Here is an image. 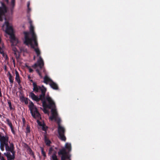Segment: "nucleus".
Listing matches in <instances>:
<instances>
[{
	"label": "nucleus",
	"instance_id": "f257e3e1",
	"mask_svg": "<svg viewBox=\"0 0 160 160\" xmlns=\"http://www.w3.org/2000/svg\"><path fill=\"white\" fill-rule=\"evenodd\" d=\"M65 148H63L60 149L58 152V155H61V160H66L67 159H70L71 155L69 154L71 151V144L66 143L65 146Z\"/></svg>",
	"mask_w": 160,
	"mask_h": 160
},
{
	"label": "nucleus",
	"instance_id": "f03ea898",
	"mask_svg": "<svg viewBox=\"0 0 160 160\" xmlns=\"http://www.w3.org/2000/svg\"><path fill=\"white\" fill-rule=\"evenodd\" d=\"M33 86V91L35 93L38 92H41V94L39 95L40 98H46L45 94L46 92V89L43 85L42 87L38 86L36 83H33L32 84Z\"/></svg>",
	"mask_w": 160,
	"mask_h": 160
},
{
	"label": "nucleus",
	"instance_id": "7ed1b4c3",
	"mask_svg": "<svg viewBox=\"0 0 160 160\" xmlns=\"http://www.w3.org/2000/svg\"><path fill=\"white\" fill-rule=\"evenodd\" d=\"M28 107L30 113L33 118L35 119H39L41 118L40 113L32 102H30Z\"/></svg>",
	"mask_w": 160,
	"mask_h": 160
},
{
	"label": "nucleus",
	"instance_id": "20e7f679",
	"mask_svg": "<svg viewBox=\"0 0 160 160\" xmlns=\"http://www.w3.org/2000/svg\"><path fill=\"white\" fill-rule=\"evenodd\" d=\"M42 101V106L43 108V111L45 114L48 113V111L47 108L51 109L52 108L55 107V103L53 101Z\"/></svg>",
	"mask_w": 160,
	"mask_h": 160
},
{
	"label": "nucleus",
	"instance_id": "39448f33",
	"mask_svg": "<svg viewBox=\"0 0 160 160\" xmlns=\"http://www.w3.org/2000/svg\"><path fill=\"white\" fill-rule=\"evenodd\" d=\"M61 122H60V120H59L57 123L58 125V131L59 135L58 138L62 141H65L66 139L65 135V129L64 127L60 125Z\"/></svg>",
	"mask_w": 160,
	"mask_h": 160
},
{
	"label": "nucleus",
	"instance_id": "423d86ee",
	"mask_svg": "<svg viewBox=\"0 0 160 160\" xmlns=\"http://www.w3.org/2000/svg\"><path fill=\"white\" fill-rule=\"evenodd\" d=\"M24 44L27 46L30 45L31 48L33 49L36 52L37 56L39 57L41 52L38 48H36L32 43L31 42V39L27 37L26 35L25 36V41L24 42Z\"/></svg>",
	"mask_w": 160,
	"mask_h": 160
},
{
	"label": "nucleus",
	"instance_id": "0eeeda50",
	"mask_svg": "<svg viewBox=\"0 0 160 160\" xmlns=\"http://www.w3.org/2000/svg\"><path fill=\"white\" fill-rule=\"evenodd\" d=\"M11 152L12 155H11L10 152H7L4 153L5 155L7 157V160H14L15 158V152L14 151V146L12 148V151H10ZM0 160H6L4 157L0 155Z\"/></svg>",
	"mask_w": 160,
	"mask_h": 160
},
{
	"label": "nucleus",
	"instance_id": "6e6552de",
	"mask_svg": "<svg viewBox=\"0 0 160 160\" xmlns=\"http://www.w3.org/2000/svg\"><path fill=\"white\" fill-rule=\"evenodd\" d=\"M51 109L52 116L50 117V119L52 120H54L57 123L59 120H60V122H61L60 118L58 116V114L56 108V106H55L54 108H52Z\"/></svg>",
	"mask_w": 160,
	"mask_h": 160
},
{
	"label": "nucleus",
	"instance_id": "1a4fd4ad",
	"mask_svg": "<svg viewBox=\"0 0 160 160\" xmlns=\"http://www.w3.org/2000/svg\"><path fill=\"white\" fill-rule=\"evenodd\" d=\"M29 97L33 100H52L51 98L49 96L47 95L46 96V98H40V95L39 96L36 95L33 92H31L29 94Z\"/></svg>",
	"mask_w": 160,
	"mask_h": 160
},
{
	"label": "nucleus",
	"instance_id": "9d476101",
	"mask_svg": "<svg viewBox=\"0 0 160 160\" xmlns=\"http://www.w3.org/2000/svg\"><path fill=\"white\" fill-rule=\"evenodd\" d=\"M2 6L0 7V21L3 20V18L7 12V8L5 4L1 2Z\"/></svg>",
	"mask_w": 160,
	"mask_h": 160
},
{
	"label": "nucleus",
	"instance_id": "9b49d317",
	"mask_svg": "<svg viewBox=\"0 0 160 160\" xmlns=\"http://www.w3.org/2000/svg\"><path fill=\"white\" fill-rule=\"evenodd\" d=\"M10 143V146L8 144H5L0 143V149L2 151L4 150V147H5V149L7 151H12V148H13L14 145L12 143Z\"/></svg>",
	"mask_w": 160,
	"mask_h": 160
},
{
	"label": "nucleus",
	"instance_id": "f8f14e48",
	"mask_svg": "<svg viewBox=\"0 0 160 160\" xmlns=\"http://www.w3.org/2000/svg\"><path fill=\"white\" fill-rule=\"evenodd\" d=\"M23 34L24 35V42L25 41V36L26 35L27 36V37L28 38L30 39H31V42H32V41H34V45L35 46L37 47L38 46V43L37 42L36 36L32 37V38H30L29 36V32H23Z\"/></svg>",
	"mask_w": 160,
	"mask_h": 160
},
{
	"label": "nucleus",
	"instance_id": "ddd939ff",
	"mask_svg": "<svg viewBox=\"0 0 160 160\" xmlns=\"http://www.w3.org/2000/svg\"><path fill=\"white\" fill-rule=\"evenodd\" d=\"M5 24L6 25V28L5 30L6 32L8 34H12L13 33L12 27L10 25L8 21H6Z\"/></svg>",
	"mask_w": 160,
	"mask_h": 160
},
{
	"label": "nucleus",
	"instance_id": "4468645a",
	"mask_svg": "<svg viewBox=\"0 0 160 160\" xmlns=\"http://www.w3.org/2000/svg\"><path fill=\"white\" fill-rule=\"evenodd\" d=\"M44 63L43 61L41 58V56L39 57V58L38 60L37 63H35L34 65L32 66V67L34 68L38 67L39 68L42 66H44Z\"/></svg>",
	"mask_w": 160,
	"mask_h": 160
},
{
	"label": "nucleus",
	"instance_id": "2eb2a0df",
	"mask_svg": "<svg viewBox=\"0 0 160 160\" xmlns=\"http://www.w3.org/2000/svg\"><path fill=\"white\" fill-rule=\"evenodd\" d=\"M9 137L7 135L4 136L0 134V143L5 144H8Z\"/></svg>",
	"mask_w": 160,
	"mask_h": 160
},
{
	"label": "nucleus",
	"instance_id": "dca6fc26",
	"mask_svg": "<svg viewBox=\"0 0 160 160\" xmlns=\"http://www.w3.org/2000/svg\"><path fill=\"white\" fill-rule=\"evenodd\" d=\"M36 71L41 78H42V72H43L45 75H47L46 70L44 67V66H42L41 67H40L39 69H36Z\"/></svg>",
	"mask_w": 160,
	"mask_h": 160
},
{
	"label": "nucleus",
	"instance_id": "f3484780",
	"mask_svg": "<svg viewBox=\"0 0 160 160\" xmlns=\"http://www.w3.org/2000/svg\"><path fill=\"white\" fill-rule=\"evenodd\" d=\"M43 82L46 84H48L49 82L51 83L52 81V79L47 76V75H45L43 78Z\"/></svg>",
	"mask_w": 160,
	"mask_h": 160
},
{
	"label": "nucleus",
	"instance_id": "a211bd4d",
	"mask_svg": "<svg viewBox=\"0 0 160 160\" xmlns=\"http://www.w3.org/2000/svg\"><path fill=\"white\" fill-rule=\"evenodd\" d=\"M34 28L33 26L31 25H30V32H29V34L30 33L32 35V37H34L36 36L35 33L34 32Z\"/></svg>",
	"mask_w": 160,
	"mask_h": 160
},
{
	"label": "nucleus",
	"instance_id": "6ab92c4d",
	"mask_svg": "<svg viewBox=\"0 0 160 160\" xmlns=\"http://www.w3.org/2000/svg\"><path fill=\"white\" fill-rule=\"evenodd\" d=\"M50 85L51 87L53 89L58 90V85L56 83L54 82L53 81L50 83Z\"/></svg>",
	"mask_w": 160,
	"mask_h": 160
},
{
	"label": "nucleus",
	"instance_id": "aec40b11",
	"mask_svg": "<svg viewBox=\"0 0 160 160\" xmlns=\"http://www.w3.org/2000/svg\"><path fill=\"white\" fill-rule=\"evenodd\" d=\"M44 141L46 145L48 146H50L51 143V141L45 135L44 137Z\"/></svg>",
	"mask_w": 160,
	"mask_h": 160
},
{
	"label": "nucleus",
	"instance_id": "412c9836",
	"mask_svg": "<svg viewBox=\"0 0 160 160\" xmlns=\"http://www.w3.org/2000/svg\"><path fill=\"white\" fill-rule=\"evenodd\" d=\"M16 78L15 80L19 84L21 83V81L20 79V77L19 73L17 71L15 72Z\"/></svg>",
	"mask_w": 160,
	"mask_h": 160
},
{
	"label": "nucleus",
	"instance_id": "4be33fe9",
	"mask_svg": "<svg viewBox=\"0 0 160 160\" xmlns=\"http://www.w3.org/2000/svg\"><path fill=\"white\" fill-rule=\"evenodd\" d=\"M11 1L10 10L11 12L12 13L15 5V0H11Z\"/></svg>",
	"mask_w": 160,
	"mask_h": 160
},
{
	"label": "nucleus",
	"instance_id": "5701e85b",
	"mask_svg": "<svg viewBox=\"0 0 160 160\" xmlns=\"http://www.w3.org/2000/svg\"><path fill=\"white\" fill-rule=\"evenodd\" d=\"M8 78L10 83V84H12L13 82V78L12 77V75L9 72H8Z\"/></svg>",
	"mask_w": 160,
	"mask_h": 160
},
{
	"label": "nucleus",
	"instance_id": "b1692460",
	"mask_svg": "<svg viewBox=\"0 0 160 160\" xmlns=\"http://www.w3.org/2000/svg\"><path fill=\"white\" fill-rule=\"evenodd\" d=\"M6 122L7 124L10 127V128L13 127L12 124V122H11V121H10V120L8 119H7Z\"/></svg>",
	"mask_w": 160,
	"mask_h": 160
},
{
	"label": "nucleus",
	"instance_id": "393cba45",
	"mask_svg": "<svg viewBox=\"0 0 160 160\" xmlns=\"http://www.w3.org/2000/svg\"><path fill=\"white\" fill-rule=\"evenodd\" d=\"M30 127L28 125L26 128L25 132L26 133V135H27L29 133H30Z\"/></svg>",
	"mask_w": 160,
	"mask_h": 160
},
{
	"label": "nucleus",
	"instance_id": "a878e982",
	"mask_svg": "<svg viewBox=\"0 0 160 160\" xmlns=\"http://www.w3.org/2000/svg\"><path fill=\"white\" fill-rule=\"evenodd\" d=\"M52 160H58L55 154H53L52 156Z\"/></svg>",
	"mask_w": 160,
	"mask_h": 160
},
{
	"label": "nucleus",
	"instance_id": "bb28decb",
	"mask_svg": "<svg viewBox=\"0 0 160 160\" xmlns=\"http://www.w3.org/2000/svg\"><path fill=\"white\" fill-rule=\"evenodd\" d=\"M41 153L43 157L45 158L46 156V154L45 152H44V149L42 148H41Z\"/></svg>",
	"mask_w": 160,
	"mask_h": 160
},
{
	"label": "nucleus",
	"instance_id": "cd10ccee",
	"mask_svg": "<svg viewBox=\"0 0 160 160\" xmlns=\"http://www.w3.org/2000/svg\"><path fill=\"white\" fill-rule=\"evenodd\" d=\"M26 67L29 70V72H33V70L31 68V67L28 66V65H26Z\"/></svg>",
	"mask_w": 160,
	"mask_h": 160
},
{
	"label": "nucleus",
	"instance_id": "c85d7f7f",
	"mask_svg": "<svg viewBox=\"0 0 160 160\" xmlns=\"http://www.w3.org/2000/svg\"><path fill=\"white\" fill-rule=\"evenodd\" d=\"M9 35H10L11 39L12 40H15V38L14 35L13 33V34H9Z\"/></svg>",
	"mask_w": 160,
	"mask_h": 160
},
{
	"label": "nucleus",
	"instance_id": "c756f323",
	"mask_svg": "<svg viewBox=\"0 0 160 160\" xmlns=\"http://www.w3.org/2000/svg\"><path fill=\"white\" fill-rule=\"evenodd\" d=\"M8 103L9 104V107L10 110H12V103L10 101H8Z\"/></svg>",
	"mask_w": 160,
	"mask_h": 160
},
{
	"label": "nucleus",
	"instance_id": "7c9ffc66",
	"mask_svg": "<svg viewBox=\"0 0 160 160\" xmlns=\"http://www.w3.org/2000/svg\"><path fill=\"white\" fill-rule=\"evenodd\" d=\"M29 154H30L32 156H34V153L33 152H32V149L30 148L29 149Z\"/></svg>",
	"mask_w": 160,
	"mask_h": 160
},
{
	"label": "nucleus",
	"instance_id": "2f4dec72",
	"mask_svg": "<svg viewBox=\"0 0 160 160\" xmlns=\"http://www.w3.org/2000/svg\"><path fill=\"white\" fill-rule=\"evenodd\" d=\"M11 131H12V133L13 134L15 135V131H14V130L13 127L12 128H11Z\"/></svg>",
	"mask_w": 160,
	"mask_h": 160
},
{
	"label": "nucleus",
	"instance_id": "473e14b6",
	"mask_svg": "<svg viewBox=\"0 0 160 160\" xmlns=\"http://www.w3.org/2000/svg\"><path fill=\"white\" fill-rule=\"evenodd\" d=\"M12 62H13L14 66H15V59L12 57Z\"/></svg>",
	"mask_w": 160,
	"mask_h": 160
},
{
	"label": "nucleus",
	"instance_id": "72a5a7b5",
	"mask_svg": "<svg viewBox=\"0 0 160 160\" xmlns=\"http://www.w3.org/2000/svg\"><path fill=\"white\" fill-rule=\"evenodd\" d=\"M0 53L1 54H3V52L2 49V48H1V47L0 46Z\"/></svg>",
	"mask_w": 160,
	"mask_h": 160
},
{
	"label": "nucleus",
	"instance_id": "f704fd0d",
	"mask_svg": "<svg viewBox=\"0 0 160 160\" xmlns=\"http://www.w3.org/2000/svg\"><path fill=\"white\" fill-rule=\"evenodd\" d=\"M42 130L43 131H46L47 130V128L43 126L42 127Z\"/></svg>",
	"mask_w": 160,
	"mask_h": 160
},
{
	"label": "nucleus",
	"instance_id": "c9c22d12",
	"mask_svg": "<svg viewBox=\"0 0 160 160\" xmlns=\"http://www.w3.org/2000/svg\"><path fill=\"white\" fill-rule=\"evenodd\" d=\"M31 10V9L29 7L28 8V10H27L28 13H29L30 12Z\"/></svg>",
	"mask_w": 160,
	"mask_h": 160
},
{
	"label": "nucleus",
	"instance_id": "e433bc0d",
	"mask_svg": "<svg viewBox=\"0 0 160 160\" xmlns=\"http://www.w3.org/2000/svg\"><path fill=\"white\" fill-rule=\"evenodd\" d=\"M22 122H23V123L24 124H25V119L24 118H22Z\"/></svg>",
	"mask_w": 160,
	"mask_h": 160
},
{
	"label": "nucleus",
	"instance_id": "4c0bfd02",
	"mask_svg": "<svg viewBox=\"0 0 160 160\" xmlns=\"http://www.w3.org/2000/svg\"><path fill=\"white\" fill-rule=\"evenodd\" d=\"M30 3L28 2L27 3V8L29 7Z\"/></svg>",
	"mask_w": 160,
	"mask_h": 160
},
{
	"label": "nucleus",
	"instance_id": "58836bf2",
	"mask_svg": "<svg viewBox=\"0 0 160 160\" xmlns=\"http://www.w3.org/2000/svg\"><path fill=\"white\" fill-rule=\"evenodd\" d=\"M24 101V102L26 104H28V101Z\"/></svg>",
	"mask_w": 160,
	"mask_h": 160
},
{
	"label": "nucleus",
	"instance_id": "ea45409f",
	"mask_svg": "<svg viewBox=\"0 0 160 160\" xmlns=\"http://www.w3.org/2000/svg\"><path fill=\"white\" fill-rule=\"evenodd\" d=\"M30 80V81L31 82H32L33 83H35V82H34L33 81V80H32L31 79V80Z\"/></svg>",
	"mask_w": 160,
	"mask_h": 160
},
{
	"label": "nucleus",
	"instance_id": "a19ab883",
	"mask_svg": "<svg viewBox=\"0 0 160 160\" xmlns=\"http://www.w3.org/2000/svg\"><path fill=\"white\" fill-rule=\"evenodd\" d=\"M13 50L14 51V52H15L16 51V48H13Z\"/></svg>",
	"mask_w": 160,
	"mask_h": 160
},
{
	"label": "nucleus",
	"instance_id": "79ce46f5",
	"mask_svg": "<svg viewBox=\"0 0 160 160\" xmlns=\"http://www.w3.org/2000/svg\"><path fill=\"white\" fill-rule=\"evenodd\" d=\"M28 78L30 80V79L31 78V77L29 76H28Z\"/></svg>",
	"mask_w": 160,
	"mask_h": 160
},
{
	"label": "nucleus",
	"instance_id": "37998d69",
	"mask_svg": "<svg viewBox=\"0 0 160 160\" xmlns=\"http://www.w3.org/2000/svg\"><path fill=\"white\" fill-rule=\"evenodd\" d=\"M6 2H7V3H8L9 0H5Z\"/></svg>",
	"mask_w": 160,
	"mask_h": 160
},
{
	"label": "nucleus",
	"instance_id": "c03bdc74",
	"mask_svg": "<svg viewBox=\"0 0 160 160\" xmlns=\"http://www.w3.org/2000/svg\"><path fill=\"white\" fill-rule=\"evenodd\" d=\"M29 23H30V25H31H31H32V21H29Z\"/></svg>",
	"mask_w": 160,
	"mask_h": 160
},
{
	"label": "nucleus",
	"instance_id": "a18cd8bd",
	"mask_svg": "<svg viewBox=\"0 0 160 160\" xmlns=\"http://www.w3.org/2000/svg\"><path fill=\"white\" fill-rule=\"evenodd\" d=\"M19 58V57L18 56H16V58L17 59H18Z\"/></svg>",
	"mask_w": 160,
	"mask_h": 160
},
{
	"label": "nucleus",
	"instance_id": "49530a36",
	"mask_svg": "<svg viewBox=\"0 0 160 160\" xmlns=\"http://www.w3.org/2000/svg\"><path fill=\"white\" fill-rule=\"evenodd\" d=\"M2 95V93L1 91L0 90V96Z\"/></svg>",
	"mask_w": 160,
	"mask_h": 160
},
{
	"label": "nucleus",
	"instance_id": "de8ad7c7",
	"mask_svg": "<svg viewBox=\"0 0 160 160\" xmlns=\"http://www.w3.org/2000/svg\"><path fill=\"white\" fill-rule=\"evenodd\" d=\"M37 101V102H38L39 101L37 100V101Z\"/></svg>",
	"mask_w": 160,
	"mask_h": 160
},
{
	"label": "nucleus",
	"instance_id": "09e8293b",
	"mask_svg": "<svg viewBox=\"0 0 160 160\" xmlns=\"http://www.w3.org/2000/svg\"><path fill=\"white\" fill-rule=\"evenodd\" d=\"M21 100H23V99H21Z\"/></svg>",
	"mask_w": 160,
	"mask_h": 160
},
{
	"label": "nucleus",
	"instance_id": "8fccbe9b",
	"mask_svg": "<svg viewBox=\"0 0 160 160\" xmlns=\"http://www.w3.org/2000/svg\"><path fill=\"white\" fill-rule=\"evenodd\" d=\"M35 58V57L34 56V59Z\"/></svg>",
	"mask_w": 160,
	"mask_h": 160
}]
</instances>
